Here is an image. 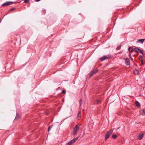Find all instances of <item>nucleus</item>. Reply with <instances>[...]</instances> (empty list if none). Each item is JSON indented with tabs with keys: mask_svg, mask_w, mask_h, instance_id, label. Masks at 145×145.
I'll list each match as a JSON object with an SVG mask.
<instances>
[{
	"mask_svg": "<svg viewBox=\"0 0 145 145\" xmlns=\"http://www.w3.org/2000/svg\"><path fill=\"white\" fill-rule=\"evenodd\" d=\"M81 116V111H79L78 114L77 118L78 120H79Z\"/></svg>",
	"mask_w": 145,
	"mask_h": 145,
	"instance_id": "11",
	"label": "nucleus"
},
{
	"mask_svg": "<svg viewBox=\"0 0 145 145\" xmlns=\"http://www.w3.org/2000/svg\"><path fill=\"white\" fill-rule=\"evenodd\" d=\"M48 114H49L48 113H47V115H48Z\"/></svg>",
	"mask_w": 145,
	"mask_h": 145,
	"instance_id": "28",
	"label": "nucleus"
},
{
	"mask_svg": "<svg viewBox=\"0 0 145 145\" xmlns=\"http://www.w3.org/2000/svg\"><path fill=\"white\" fill-rule=\"evenodd\" d=\"M128 50L130 53L132 52L133 51H135V52H136V49H135V48L133 50L132 48L131 47H129L128 48Z\"/></svg>",
	"mask_w": 145,
	"mask_h": 145,
	"instance_id": "10",
	"label": "nucleus"
},
{
	"mask_svg": "<svg viewBox=\"0 0 145 145\" xmlns=\"http://www.w3.org/2000/svg\"><path fill=\"white\" fill-rule=\"evenodd\" d=\"M141 114H145V110H142L140 112Z\"/></svg>",
	"mask_w": 145,
	"mask_h": 145,
	"instance_id": "17",
	"label": "nucleus"
},
{
	"mask_svg": "<svg viewBox=\"0 0 145 145\" xmlns=\"http://www.w3.org/2000/svg\"><path fill=\"white\" fill-rule=\"evenodd\" d=\"M80 128V125L78 124L76 125L73 128V131L71 132L72 135L74 136L77 134L78 131L79 130Z\"/></svg>",
	"mask_w": 145,
	"mask_h": 145,
	"instance_id": "1",
	"label": "nucleus"
},
{
	"mask_svg": "<svg viewBox=\"0 0 145 145\" xmlns=\"http://www.w3.org/2000/svg\"><path fill=\"white\" fill-rule=\"evenodd\" d=\"M113 130V129H111L110 131L107 132L105 134V140H107L109 137L110 135L112 133Z\"/></svg>",
	"mask_w": 145,
	"mask_h": 145,
	"instance_id": "2",
	"label": "nucleus"
},
{
	"mask_svg": "<svg viewBox=\"0 0 145 145\" xmlns=\"http://www.w3.org/2000/svg\"><path fill=\"white\" fill-rule=\"evenodd\" d=\"M62 93H64V94H65V93L66 91H65V90H63L62 91Z\"/></svg>",
	"mask_w": 145,
	"mask_h": 145,
	"instance_id": "24",
	"label": "nucleus"
},
{
	"mask_svg": "<svg viewBox=\"0 0 145 145\" xmlns=\"http://www.w3.org/2000/svg\"><path fill=\"white\" fill-rule=\"evenodd\" d=\"M137 54H140L143 55V52L142 50L137 47Z\"/></svg>",
	"mask_w": 145,
	"mask_h": 145,
	"instance_id": "6",
	"label": "nucleus"
},
{
	"mask_svg": "<svg viewBox=\"0 0 145 145\" xmlns=\"http://www.w3.org/2000/svg\"><path fill=\"white\" fill-rule=\"evenodd\" d=\"M110 57V56H103L100 58V60L101 61H103L105 59H109Z\"/></svg>",
	"mask_w": 145,
	"mask_h": 145,
	"instance_id": "5",
	"label": "nucleus"
},
{
	"mask_svg": "<svg viewBox=\"0 0 145 145\" xmlns=\"http://www.w3.org/2000/svg\"><path fill=\"white\" fill-rule=\"evenodd\" d=\"M121 47L120 46H118L116 48V50H119L120 49Z\"/></svg>",
	"mask_w": 145,
	"mask_h": 145,
	"instance_id": "21",
	"label": "nucleus"
},
{
	"mask_svg": "<svg viewBox=\"0 0 145 145\" xmlns=\"http://www.w3.org/2000/svg\"><path fill=\"white\" fill-rule=\"evenodd\" d=\"M136 72H137V74H138V72L137 71V70Z\"/></svg>",
	"mask_w": 145,
	"mask_h": 145,
	"instance_id": "25",
	"label": "nucleus"
},
{
	"mask_svg": "<svg viewBox=\"0 0 145 145\" xmlns=\"http://www.w3.org/2000/svg\"><path fill=\"white\" fill-rule=\"evenodd\" d=\"M15 8H11L10 10V11H13V10H15Z\"/></svg>",
	"mask_w": 145,
	"mask_h": 145,
	"instance_id": "23",
	"label": "nucleus"
},
{
	"mask_svg": "<svg viewBox=\"0 0 145 145\" xmlns=\"http://www.w3.org/2000/svg\"><path fill=\"white\" fill-rule=\"evenodd\" d=\"M134 74H135V71H134Z\"/></svg>",
	"mask_w": 145,
	"mask_h": 145,
	"instance_id": "27",
	"label": "nucleus"
},
{
	"mask_svg": "<svg viewBox=\"0 0 145 145\" xmlns=\"http://www.w3.org/2000/svg\"><path fill=\"white\" fill-rule=\"evenodd\" d=\"M82 103V100L81 99H80V106H81Z\"/></svg>",
	"mask_w": 145,
	"mask_h": 145,
	"instance_id": "19",
	"label": "nucleus"
},
{
	"mask_svg": "<svg viewBox=\"0 0 145 145\" xmlns=\"http://www.w3.org/2000/svg\"><path fill=\"white\" fill-rule=\"evenodd\" d=\"M112 136V137L114 139H116L117 138V136L116 135L113 134Z\"/></svg>",
	"mask_w": 145,
	"mask_h": 145,
	"instance_id": "15",
	"label": "nucleus"
},
{
	"mask_svg": "<svg viewBox=\"0 0 145 145\" xmlns=\"http://www.w3.org/2000/svg\"><path fill=\"white\" fill-rule=\"evenodd\" d=\"M20 117L19 115L18 114H17L16 116V119H18Z\"/></svg>",
	"mask_w": 145,
	"mask_h": 145,
	"instance_id": "18",
	"label": "nucleus"
},
{
	"mask_svg": "<svg viewBox=\"0 0 145 145\" xmlns=\"http://www.w3.org/2000/svg\"><path fill=\"white\" fill-rule=\"evenodd\" d=\"M15 3V2H5V3H4L2 5V6L3 7H7L10 5L13 4Z\"/></svg>",
	"mask_w": 145,
	"mask_h": 145,
	"instance_id": "3",
	"label": "nucleus"
},
{
	"mask_svg": "<svg viewBox=\"0 0 145 145\" xmlns=\"http://www.w3.org/2000/svg\"><path fill=\"white\" fill-rule=\"evenodd\" d=\"M143 57L142 55H140L139 58V60L141 61V64H140V65L143 64V62L142 61V59H143Z\"/></svg>",
	"mask_w": 145,
	"mask_h": 145,
	"instance_id": "12",
	"label": "nucleus"
},
{
	"mask_svg": "<svg viewBox=\"0 0 145 145\" xmlns=\"http://www.w3.org/2000/svg\"><path fill=\"white\" fill-rule=\"evenodd\" d=\"M145 39H140L138 40L137 41V42H140L141 44H142L144 42V41L145 40Z\"/></svg>",
	"mask_w": 145,
	"mask_h": 145,
	"instance_id": "13",
	"label": "nucleus"
},
{
	"mask_svg": "<svg viewBox=\"0 0 145 145\" xmlns=\"http://www.w3.org/2000/svg\"><path fill=\"white\" fill-rule=\"evenodd\" d=\"M53 125H50V126L48 128V131H50V129H51V128H52V127Z\"/></svg>",
	"mask_w": 145,
	"mask_h": 145,
	"instance_id": "20",
	"label": "nucleus"
},
{
	"mask_svg": "<svg viewBox=\"0 0 145 145\" xmlns=\"http://www.w3.org/2000/svg\"><path fill=\"white\" fill-rule=\"evenodd\" d=\"M78 137L75 138L67 143L65 145H72V144L76 141L78 140Z\"/></svg>",
	"mask_w": 145,
	"mask_h": 145,
	"instance_id": "4",
	"label": "nucleus"
},
{
	"mask_svg": "<svg viewBox=\"0 0 145 145\" xmlns=\"http://www.w3.org/2000/svg\"><path fill=\"white\" fill-rule=\"evenodd\" d=\"M96 103L99 104L101 103V101L100 100H96Z\"/></svg>",
	"mask_w": 145,
	"mask_h": 145,
	"instance_id": "16",
	"label": "nucleus"
},
{
	"mask_svg": "<svg viewBox=\"0 0 145 145\" xmlns=\"http://www.w3.org/2000/svg\"><path fill=\"white\" fill-rule=\"evenodd\" d=\"M144 136V134L142 133L139 134L137 137L138 139L139 140H141L143 137Z\"/></svg>",
	"mask_w": 145,
	"mask_h": 145,
	"instance_id": "7",
	"label": "nucleus"
},
{
	"mask_svg": "<svg viewBox=\"0 0 145 145\" xmlns=\"http://www.w3.org/2000/svg\"><path fill=\"white\" fill-rule=\"evenodd\" d=\"M135 104H136V101H135Z\"/></svg>",
	"mask_w": 145,
	"mask_h": 145,
	"instance_id": "26",
	"label": "nucleus"
},
{
	"mask_svg": "<svg viewBox=\"0 0 145 145\" xmlns=\"http://www.w3.org/2000/svg\"><path fill=\"white\" fill-rule=\"evenodd\" d=\"M29 0H25L24 2H25V3H27L29 2Z\"/></svg>",
	"mask_w": 145,
	"mask_h": 145,
	"instance_id": "22",
	"label": "nucleus"
},
{
	"mask_svg": "<svg viewBox=\"0 0 145 145\" xmlns=\"http://www.w3.org/2000/svg\"><path fill=\"white\" fill-rule=\"evenodd\" d=\"M125 64L127 65H129L130 61L129 59L128 58H126L125 59Z\"/></svg>",
	"mask_w": 145,
	"mask_h": 145,
	"instance_id": "9",
	"label": "nucleus"
},
{
	"mask_svg": "<svg viewBox=\"0 0 145 145\" xmlns=\"http://www.w3.org/2000/svg\"><path fill=\"white\" fill-rule=\"evenodd\" d=\"M140 105L138 101H137V107H138V108H140Z\"/></svg>",
	"mask_w": 145,
	"mask_h": 145,
	"instance_id": "14",
	"label": "nucleus"
},
{
	"mask_svg": "<svg viewBox=\"0 0 145 145\" xmlns=\"http://www.w3.org/2000/svg\"><path fill=\"white\" fill-rule=\"evenodd\" d=\"M98 70H93L91 72L90 74V76H92L93 74H96L98 72Z\"/></svg>",
	"mask_w": 145,
	"mask_h": 145,
	"instance_id": "8",
	"label": "nucleus"
}]
</instances>
